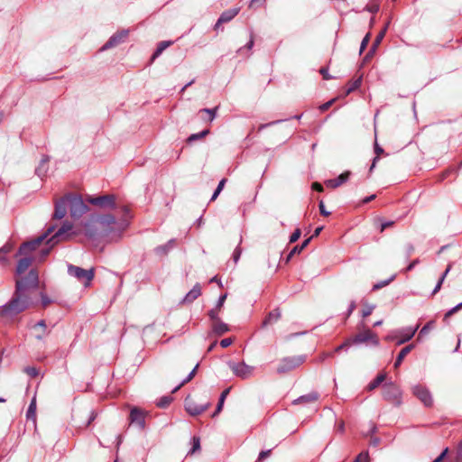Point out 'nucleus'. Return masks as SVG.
I'll return each mask as SVG.
<instances>
[{
	"label": "nucleus",
	"mask_w": 462,
	"mask_h": 462,
	"mask_svg": "<svg viewBox=\"0 0 462 462\" xmlns=\"http://www.w3.org/2000/svg\"><path fill=\"white\" fill-rule=\"evenodd\" d=\"M365 342H371L374 346L379 345L377 335L369 329L356 334L352 339V343L354 344H361Z\"/></svg>",
	"instance_id": "11"
},
{
	"label": "nucleus",
	"mask_w": 462,
	"mask_h": 462,
	"mask_svg": "<svg viewBox=\"0 0 462 462\" xmlns=\"http://www.w3.org/2000/svg\"><path fill=\"white\" fill-rule=\"evenodd\" d=\"M320 74L323 76V79L328 80L329 79H331L330 75L328 74V69L326 68H322L320 69Z\"/></svg>",
	"instance_id": "58"
},
{
	"label": "nucleus",
	"mask_w": 462,
	"mask_h": 462,
	"mask_svg": "<svg viewBox=\"0 0 462 462\" xmlns=\"http://www.w3.org/2000/svg\"><path fill=\"white\" fill-rule=\"evenodd\" d=\"M67 199L69 213L73 218H79L88 211V208L80 197H67Z\"/></svg>",
	"instance_id": "5"
},
{
	"label": "nucleus",
	"mask_w": 462,
	"mask_h": 462,
	"mask_svg": "<svg viewBox=\"0 0 462 462\" xmlns=\"http://www.w3.org/2000/svg\"><path fill=\"white\" fill-rule=\"evenodd\" d=\"M414 348V345L413 344H411V345H408L406 346H404L401 351L400 353L398 354L397 356V358L395 360V363H394V368H398L402 360L404 359V357Z\"/></svg>",
	"instance_id": "24"
},
{
	"label": "nucleus",
	"mask_w": 462,
	"mask_h": 462,
	"mask_svg": "<svg viewBox=\"0 0 462 462\" xmlns=\"http://www.w3.org/2000/svg\"><path fill=\"white\" fill-rule=\"evenodd\" d=\"M385 378H386L385 374H378L374 381L369 383V384L367 385V390L368 391L374 390L375 388H377L385 380Z\"/></svg>",
	"instance_id": "26"
},
{
	"label": "nucleus",
	"mask_w": 462,
	"mask_h": 462,
	"mask_svg": "<svg viewBox=\"0 0 462 462\" xmlns=\"http://www.w3.org/2000/svg\"><path fill=\"white\" fill-rule=\"evenodd\" d=\"M128 36V31L123 30L112 35L107 42L101 48L102 51L113 48L123 42Z\"/></svg>",
	"instance_id": "15"
},
{
	"label": "nucleus",
	"mask_w": 462,
	"mask_h": 462,
	"mask_svg": "<svg viewBox=\"0 0 462 462\" xmlns=\"http://www.w3.org/2000/svg\"><path fill=\"white\" fill-rule=\"evenodd\" d=\"M462 308V302H460L459 304H457V306H455L454 308H452L450 310H448L447 313H446V317H448L454 313H456L457 310H459L460 309Z\"/></svg>",
	"instance_id": "51"
},
{
	"label": "nucleus",
	"mask_w": 462,
	"mask_h": 462,
	"mask_svg": "<svg viewBox=\"0 0 462 462\" xmlns=\"http://www.w3.org/2000/svg\"><path fill=\"white\" fill-rule=\"evenodd\" d=\"M171 401V398L163 397L159 401L158 406L162 407V408L167 407L170 404Z\"/></svg>",
	"instance_id": "47"
},
{
	"label": "nucleus",
	"mask_w": 462,
	"mask_h": 462,
	"mask_svg": "<svg viewBox=\"0 0 462 462\" xmlns=\"http://www.w3.org/2000/svg\"><path fill=\"white\" fill-rule=\"evenodd\" d=\"M209 133L208 130H203L201 131L200 133H198V134H192L191 135L189 136L188 138V143H192L194 141H197V140H199V139H202L203 137H205L206 135H208Z\"/></svg>",
	"instance_id": "33"
},
{
	"label": "nucleus",
	"mask_w": 462,
	"mask_h": 462,
	"mask_svg": "<svg viewBox=\"0 0 462 462\" xmlns=\"http://www.w3.org/2000/svg\"><path fill=\"white\" fill-rule=\"evenodd\" d=\"M310 239H311V237L306 239L300 245H296L295 247H293V249L291 251V253L289 254V257H291L294 254L300 253L301 250H303L308 245Z\"/></svg>",
	"instance_id": "36"
},
{
	"label": "nucleus",
	"mask_w": 462,
	"mask_h": 462,
	"mask_svg": "<svg viewBox=\"0 0 462 462\" xmlns=\"http://www.w3.org/2000/svg\"><path fill=\"white\" fill-rule=\"evenodd\" d=\"M19 284H21L23 287L22 291L29 294L31 290L36 289L38 286L37 272L34 270H31L25 277L16 281V286H18Z\"/></svg>",
	"instance_id": "8"
},
{
	"label": "nucleus",
	"mask_w": 462,
	"mask_h": 462,
	"mask_svg": "<svg viewBox=\"0 0 462 462\" xmlns=\"http://www.w3.org/2000/svg\"><path fill=\"white\" fill-rule=\"evenodd\" d=\"M241 255V250L239 248H236L233 254V260L236 263L240 258Z\"/></svg>",
	"instance_id": "57"
},
{
	"label": "nucleus",
	"mask_w": 462,
	"mask_h": 462,
	"mask_svg": "<svg viewBox=\"0 0 462 462\" xmlns=\"http://www.w3.org/2000/svg\"><path fill=\"white\" fill-rule=\"evenodd\" d=\"M229 330L228 326L220 319L213 322L212 331L217 336H221Z\"/></svg>",
	"instance_id": "23"
},
{
	"label": "nucleus",
	"mask_w": 462,
	"mask_h": 462,
	"mask_svg": "<svg viewBox=\"0 0 462 462\" xmlns=\"http://www.w3.org/2000/svg\"><path fill=\"white\" fill-rule=\"evenodd\" d=\"M319 398L318 393H311L307 395L300 396L294 402L295 403H301V402H315Z\"/></svg>",
	"instance_id": "28"
},
{
	"label": "nucleus",
	"mask_w": 462,
	"mask_h": 462,
	"mask_svg": "<svg viewBox=\"0 0 462 462\" xmlns=\"http://www.w3.org/2000/svg\"><path fill=\"white\" fill-rule=\"evenodd\" d=\"M419 326L415 327H409V328H403L401 329L393 330L389 335L385 337V339L388 341L395 340L400 337V338L397 340V345L404 344L405 342H408L410 339L413 337L416 331L418 330Z\"/></svg>",
	"instance_id": "4"
},
{
	"label": "nucleus",
	"mask_w": 462,
	"mask_h": 462,
	"mask_svg": "<svg viewBox=\"0 0 462 462\" xmlns=\"http://www.w3.org/2000/svg\"><path fill=\"white\" fill-rule=\"evenodd\" d=\"M350 176V171L341 173L337 178L326 180L327 187L336 189L345 183Z\"/></svg>",
	"instance_id": "20"
},
{
	"label": "nucleus",
	"mask_w": 462,
	"mask_h": 462,
	"mask_svg": "<svg viewBox=\"0 0 462 462\" xmlns=\"http://www.w3.org/2000/svg\"><path fill=\"white\" fill-rule=\"evenodd\" d=\"M312 189H315V190H317V191H319V192H321V191L323 190V187H322V185H321V184H319V182H314V183L312 184Z\"/></svg>",
	"instance_id": "64"
},
{
	"label": "nucleus",
	"mask_w": 462,
	"mask_h": 462,
	"mask_svg": "<svg viewBox=\"0 0 462 462\" xmlns=\"http://www.w3.org/2000/svg\"><path fill=\"white\" fill-rule=\"evenodd\" d=\"M447 452H448V448L443 450L442 453L437 458H435L432 462H441L442 459L444 458V457L446 456Z\"/></svg>",
	"instance_id": "61"
},
{
	"label": "nucleus",
	"mask_w": 462,
	"mask_h": 462,
	"mask_svg": "<svg viewBox=\"0 0 462 462\" xmlns=\"http://www.w3.org/2000/svg\"><path fill=\"white\" fill-rule=\"evenodd\" d=\"M200 449V439L199 437H193L192 438V448L189 451V455H192L195 452L199 451Z\"/></svg>",
	"instance_id": "34"
},
{
	"label": "nucleus",
	"mask_w": 462,
	"mask_h": 462,
	"mask_svg": "<svg viewBox=\"0 0 462 462\" xmlns=\"http://www.w3.org/2000/svg\"><path fill=\"white\" fill-rule=\"evenodd\" d=\"M68 273L70 276L78 279L79 282L85 285H88L94 278V270H86L72 264L68 265Z\"/></svg>",
	"instance_id": "6"
},
{
	"label": "nucleus",
	"mask_w": 462,
	"mask_h": 462,
	"mask_svg": "<svg viewBox=\"0 0 462 462\" xmlns=\"http://www.w3.org/2000/svg\"><path fill=\"white\" fill-rule=\"evenodd\" d=\"M361 82H362V79L361 78H358L355 81L351 82L350 86L348 87V88L346 91V94L348 95L352 91H354L356 88H358L360 87V85H361Z\"/></svg>",
	"instance_id": "38"
},
{
	"label": "nucleus",
	"mask_w": 462,
	"mask_h": 462,
	"mask_svg": "<svg viewBox=\"0 0 462 462\" xmlns=\"http://www.w3.org/2000/svg\"><path fill=\"white\" fill-rule=\"evenodd\" d=\"M88 201L93 205L99 206L101 208H114L115 207V197L112 195H105L97 198H89Z\"/></svg>",
	"instance_id": "14"
},
{
	"label": "nucleus",
	"mask_w": 462,
	"mask_h": 462,
	"mask_svg": "<svg viewBox=\"0 0 462 462\" xmlns=\"http://www.w3.org/2000/svg\"><path fill=\"white\" fill-rule=\"evenodd\" d=\"M432 327V322L427 323L420 331V335H426Z\"/></svg>",
	"instance_id": "54"
},
{
	"label": "nucleus",
	"mask_w": 462,
	"mask_h": 462,
	"mask_svg": "<svg viewBox=\"0 0 462 462\" xmlns=\"http://www.w3.org/2000/svg\"><path fill=\"white\" fill-rule=\"evenodd\" d=\"M226 294H223L219 297L217 302V309L221 310L222 306L224 305V302L226 299Z\"/></svg>",
	"instance_id": "53"
},
{
	"label": "nucleus",
	"mask_w": 462,
	"mask_h": 462,
	"mask_svg": "<svg viewBox=\"0 0 462 462\" xmlns=\"http://www.w3.org/2000/svg\"><path fill=\"white\" fill-rule=\"evenodd\" d=\"M450 269H451V265L449 264L448 266V268L446 269V271L444 272V273L442 274V276L440 277V279L439 280L438 283L436 284V286L433 290V293H436L440 290L443 281L446 278V276L448 275V273H449Z\"/></svg>",
	"instance_id": "35"
},
{
	"label": "nucleus",
	"mask_w": 462,
	"mask_h": 462,
	"mask_svg": "<svg viewBox=\"0 0 462 462\" xmlns=\"http://www.w3.org/2000/svg\"><path fill=\"white\" fill-rule=\"evenodd\" d=\"M240 9L238 7H236L223 12L220 17L218 18L216 26H217L219 23H227L231 21L234 17L237 15Z\"/></svg>",
	"instance_id": "21"
},
{
	"label": "nucleus",
	"mask_w": 462,
	"mask_h": 462,
	"mask_svg": "<svg viewBox=\"0 0 462 462\" xmlns=\"http://www.w3.org/2000/svg\"><path fill=\"white\" fill-rule=\"evenodd\" d=\"M68 207L69 206L67 197L61 199L60 201L56 203L53 217L57 219L63 218L67 213Z\"/></svg>",
	"instance_id": "19"
},
{
	"label": "nucleus",
	"mask_w": 462,
	"mask_h": 462,
	"mask_svg": "<svg viewBox=\"0 0 462 462\" xmlns=\"http://www.w3.org/2000/svg\"><path fill=\"white\" fill-rule=\"evenodd\" d=\"M57 243V241H52L49 243V239L47 240L45 245L40 250L39 257H36V260L42 262L45 259V257L50 254L53 245Z\"/></svg>",
	"instance_id": "25"
},
{
	"label": "nucleus",
	"mask_w": 462,
	"mask_h": 462,
	"mask_svg": "<svg viewBox=\"0 0 462 462\" xmlns=\"http://www.w3.org/2000/svg\"><path fill=\"white\" fill-rule=\"evenodd\" d=\"M369 40H370V34L367 33L365 38L363 39L362 42H361V45H360V52H362L363 51H365V49L366 48L368 42H369Z\"/></svg>",
	"instance_id": "48"
},
{
	"label": "nucleus",
	"mask_w": 462,
	"mask_h": 462,
	"mask_svg": "<svg viewBox=\"0 0 462 462\" xmlns=\"http://www.w3.org/2000/svg\"><path fill=\"white\" fill-rule=\"evenodd\" d=\"M374 308H375V306H374V305L365 303V308H364V310H363V311H362V316H363L364 318L368 317L369 315H371V314H372V312H373V310H374Z\"/></svg>",
	"instance_id": "40"
},
{
	"label": "nucleus",
	"mask_w": 462,
	"mask_h": 462,
	"mask_svg": "<svg viewBox=\"0 0 462 462\" xmlns=\"http://www.w3.org/2000/svg\"><path fill=\"white\" fill-rule=\"evenodd\" d=\"M36 411V400L33 398L29 405L28 411H27V417L34 415Z\"/></svg>",
	"instance_id": "43"
},
{
	"label": "nucleus",
	"mask_w": 462,
	"mask_h": 462,
	"mask_svg": "<svg viewBox=\"0 0 462 462\" xmlns=\"http://www.w3.org/2000/svg\"><path fill=\"white\" fill-rule=\"evenodd\" d=\"M367 11L371 12V13H377L379 11V5H368L366 7Z\"/></svg>",
	"instance_id": "59"
},
{
	"label": "nucleus",
	"mask_w": 462,
	"mask_h": 462,
	"mask_svg": "<svg viewBox=\"0 0 462 462\" xmlns=\"http://www.w3.org/2000/svg\"><path fill=\"white\" fill-rule=\"evenodd\" d=\"M174 240L169 241L167 245H160L155 248V252L157 254H165L168 251L173 247Z\"/></svg>",
	"instance_id": "29"
},
{
	"label": "nucleus",
	"mask_w": 462,
	"mask_h": 462,
	"mask_svg": "<svg viewBox=\"0 0 462 462\" xmlns=\"http://www.w3.org/2000/svg\"><path fill=\"white\" fill-rule=\"evenodd\" d=\"M413 394L420 400L425 406H430L432 404V397L427 388L421 385H416L412 389Z\"/></svg>",
	"instance_id": "13"
},
{
	"label": "nucleus",
	"mask_w": 462,
	"mask_h": 462,
	"mask_svg": "<svg viewBox=\"0 0 462 462\" xmlns=\"http://www.w3.org/2000/svg\"><path fill=\"white\" fill-rule=\"evenodd\" d=\"M229 367L236 376L242 379H247L254 374V367L246 365L245 362L229 363Z\"/></svg>",
	"instance_id": "9"
},
{
	"label": "nucleus",
	"mask_w": 462,
	"mask_h": 462,
	"mask_svg": "<svg viewBox=\"0 0 462 462\" xmlns=\"http://www.w3.org/2000/svg\"><path fill=\"white\" fill-rule=\"evenodd\" d=\"M374 152H375V153H376V157H375V158L374 159V161H373V163H372V166H371V168H370V171H372V170L374 169V167L375 166L376 162L378 161V157H379V155H380L381 153H383V148H381V147L377 144V143H375V144H374Z\"/></svg>",
	"instance_id": "41"
},
{
	"label": "nucleus",
	"mask_w": 462,
	"mask_h": 462,
	"mask_svg": "<svg viewBox=\"0 0 462 462\" xmlns=\"http://www.w3.org/2000/svg\"><path fill=\"white\" fill-rule=\"evenodd\" d=\"M386 30H387V25L376 36V38L373 43L372 49L369 52H374L375 51V49L377 48V46L380 44L381 41L384 37Z\"/></svg>",
	"instance_id": "32"
},
{
	"label": "nucleus",
	"mask_w": 462,
	"mask_h": 462,
	"mask_svg": "<svg viewBox=\"0 0 462 462\" xmlns=\"http://www.w3.org/2000/svg\"><path fill=\"white\" fill-rule=\"evenodd\" d=\"M351 343H352V340H346V341H345L343 344H341L340 346H338L337 347H336L335 352H339V351H341L342 349L346 348L347 346H349V345H350Z\"/></svg>",
	"instance_id": "55"
},
{
	"label": "nucleus",
	"mask_w": 462,
	"mask_h": 462,
	"mask_svg": "<svg viewBox=\"0 0 462 462\" xmlns=\"http://www.w3.org/2000/svg\"><path fill=\"white\" fill-rule=\"evenodd\" d=\"M54 227L51 226L45 233L39 236L37 238L32 239L29 242L23 243L20 248L18 254L24 257L20 259L16 267V273L18 275L23 274L32 264L33 260H36V256L32 257L31 254L36 251L40 245L47 239L50 234L53 232Z\"/></svg>",
	"instance_id": "2"
},
{
	"label": "nucleus",
	"mask_w": 462,
	"mask_h": 462,
	"mask_svg": "<svg viewBox=\"0 0 462 462\" xmlns=\"http://www.w3.org/2000/svg\"><path fill=\"white\" fill-rule=\"evenodd\" d=\"M24 372H25L28 375L32 376V377H35V376H37V375H38V374H39V373H38V370H37L35 367H33V366H28V367H26V368L24 369Z\"/></svg>",
	"instance_id": "45"
},
{
	"label": "nucleus",
	"mask_w": 462,
	"mask_h": 462,
	"mask_svg": "<svg viewBox=\"0 0 462 462\" xmlns=\"http://www.w3.org/2000/svg\"><path fill=\"white\" fill-rule=\"evenodd\" d=\"M219 311H220V310L217 309V307L208 311V316H209L210 319L213 320V322L219 319V318H218Z\"/></svg>",
	"instance_id": "44"
},
{
	"label": "nucleus",
	"mask_w": 462,
	"mask_h": 462,
	"mask_svg": "<svg viewBox=\"0 0 462 462\" xmlns=\"http://www.w3.org/2000/svg\"><path fill=\"white\" fill-rule=\"evenodd\" d=\"M46 163V160H42V162H41V165L36 169V173L39 175V176H42L45 174V169H43L44 165Z\"/></svg>",
	"instance_id": "49"
},
{
	"label": "nucleus",
	"mask_w": 462,
	"mask_h": 462,
	"mask_svg": "<svg viewBox=\"0 0 462 462\" xmlns=\"http://www.w3.org/2000/svg\"><path fill=\"white\" fill-rule=\"evenodd\" d=\"M72 229V224L69 222H65L63 225L59 228V230L49 239V243L52 241H57V243L60 240L67 239L69 235L67 233Z\"/></svg>",
	"instance_id": "17"
},
{
	"label": "nucleus",
	"mask_w": 462,
	"mask_h": 462,
	"mask_svg": "<svg viewBox=\"0 0 462 462\" xmlns=\"http://www.w3.org/2000/svg\"><path fill=\"white\" fill-rule=\"evenodd\" d=\"M32 329L35 332V338L38 340H42L50 333L44 320H40L34 324Z\"/></svg>",
	"instance_id": "18"
},
{
	"label": "nucleus",
	"mask_w": 462,
	"mask_h": 462,
	"mask_svg": "<svg viewBox=\"0 0 462 462\" xmlns=\"http://www.w3.org/2000/svg\"><path fill=\"white\" fill-rule=\"evenodd\" d=\"M383 398L391 402H399L401 391L393 383H386L383 386Z\"/></svg>",
	"instance_id": "12"
},
{
	"label": "nucleus",
	"mask_w": 462,
	"mask_h": 462,
	"mask_svg": "<svg viewBox=\"0 0 462 462\" xmlns=\"http://www.w3.org/2000/svg\"><path fill=\"white\" fill-rule=\"evenodd\" d=\"M22 285L15 288L12 300L1 307L0 314L5 317L12 318L26 310L31 304L29 294L22 291Z\"/></svg>",
	"instance_id": "3"
},
{
	"label": "nucleus",
	"mask_w": 462,
	"mask_h": 462,
	"mask_svg": "<svg viewBox=\"0 0 462 462\" xmlns=\"http://www.w3.org/2000/svg\"><path fill=\"white\" fill-rule=\"evenodd\" d=\"M395 278L394 275H393L390 279L386 280V281H383V282H378V283H375L374 286H373V290L374 291H376V290H379L386 285H388L392 281H393Z\"/></svg>",
	"instance_id": "42"
},
{
	"label": "nucleus",
	"mask_w": 462,
	"mask_h": 462,
	"mask_svg": "<svg viewBox=\"0 0 462 462\" xmlns=\"http://www.w3.org/2000/svg\"><path fill=\"white\" fill-rule=\"evenodd\" d=\"M300 234H301L300 229L297 228V229H296V230L291 234V237H290V243H294V242H296V241L300 238Z\"/></svg>",
	"instance_id": "46"
},
{
	"label": "nucleus",
	"mask_w": 462,
	"mask_h": 462,
	"mask_svg": "<svg viewBox=\"0 0 462 462\" xmlns=\"http://www.w3.org/2000/svg\"><path fill=\"white\" fill-rule=\"evenodd\" d=\"M333 102H334V99H332V100H330V101H328V102H327V103H325V104L321 105V106H319V109H320L321 111H325V110L328 109V108L330 107V106L332 105V103H333Z\"/></svg>",
	"instance_id": "60"
},
{
	"label": "nucleus",
	"mask_w": 462,
	"mask_h": 462,
	"mask_svg": "<svg viewBox=\"0 0 462 462\" xmlns=\"http://www.w3.org/2000/svg\"><path fill=\"white\" fill-rule=\"evenodd\" d=\"M86 228L85 235L93 239L97 236H109L114 231L120 234L126 228L127 224L125 222H117L114 216L104 215L99 217H92L84 224Z\"/></svg>",
	"instance_id": "1"
},
{
	"label": "nucleus",
	"mask_w": 462,
	"mask_h": 462,
	"mask_svg": "<svg viewBox=\"0 0 462 462\" xmlns=\"http://www.w3.org/2000/svg\"><path fill=\"white\" fill-rule=\"evenodd\" d=\"M356 309V302L355 301H352L348 307V310H347V314L346 316L349 317L353 311L355 310Z\"/></svg>",
	"instance_id": "62"
},
{
	"label": "nucleus",
	"mask_w": 462,
	"mask_h": 462,
	"mask_svg": "<svg viewBox=\"0 0 462 462\" xmlns=\"http://www.w3.org/2000/svg\"><path fill=\"white\" fill-rule=\"evenodd\" d=\"M217 107H215L213 109H210V108H203L201 110H199V113H206L208 115V120L210 122H212L215 117H216V111H217Z\"/></svg>",
	"instance_id": "39"
},
{
	"label": "nucleus",
	"mask_w": 462,
	"mask_h": 462,
	"mask_svg": "<svg viewBox=\"0 0 462 462\" xmlns=\"http://www.w3.org/2000/svg\"><path fill=\"white\" fill-rule=\"evenodd\" d=\"M319 211H320L321 215L327 217L330 214V212H328L325 209V205H324L323 201L319 202Z\"/></svg>",
	"instance_id": "56"
},
{
	"label": "nucleus",
	"mask_w": 462,
	"mask_h": 462,
	"mask_svg": "<svg viewBox=\"0 0 462 462\" xmlns=\"http://www.w3.org/2000/svg\"><path fill=\"white\" fill-rule=\"evenodd\" d=\"M172 44V42L171 41H164V42H161L153 54V59L156 58L157 56L161 55L162 52L166 49L168 48L170 45Z\"/></svg>",
	"instance_id": "30"
},
{
	"label": "nucleus",
	"mask_w": 462,
	"mask_h": 462,
	"mask_svg": "<svg viewBox=\"0 0 462 462\" xmlns=\"http://www.w3.org/2000/svg\"><path fill=\"white\" fill-rule=\"evenodd\" d=\"M228 393H229V389H226L221 393L216 411L212 415L213 417H215L217 413H219L221 411L225 399H226V395L228 394Z\"/></svg>",
	"instance_id": "31"
},
{
	"label": "nucleus",
	"mask_w": 462,
	"mask_h": 462,
	"mask_svg": "<svg viewBox=\"0 0 462 462\" xmlns=\"http://www.w3.org/2000/svg\"><path fill=\"white\" fill-rule=\"evenodd\" d=\"M305 361L304 356H290L282 359L277 366V373L285 374L299 367Z\"/></svg>",
	"instance_id": "7"
},
{
	"label": "nucleus",
	"mask_w": 462,
	"mask_h": 462,
	"mask_svg": "<svg viewBox=\"0 0 462 462\" xmlns=\"http://www.w3.org/2000/svg\"><path fill=\"white\" fill-rule=\"evenodd\" d=\"M198 365L193 368V370L189 374V375L173 390V392L178 391L182 385L189 382L194 377Z\"/></svg>",
	"instance_id": "37"
},
{
	"label": "nucleus",
	"mask_w": 462,
	"mask_h": 462,
	"mask_svg": "<svg viewBox=\"0 0 462 462\" xmlns=\"http://www.w3.org/2000/svg\"><path fill=\"white\" fill-rule=\"evenodd\" d=\"M201 294V288L199 284H196L184 297L183 301L190 303L195 300Z\"/></svg>",
	"instance_id": "22"
},
{
	"label": "nucleus",
	"mask_w": 462,
	"mask_h": 462,
	"mask_svg": "<svg viewBox=\"0 0 462 462\" xmlns=\"http://www.w3.org/2000/svg\"><path fill=\"white\" fill-rule=\"evenodd\" d=\"M281 318V311L279 310H274L271 311L268 317L263 321V324H271L276 322Z\"/></svg>",
	"instance_id": "27"
},
{
	"label": "nucleus",
	"mask_w": 462,
	"mask_h": 462,
	"mask_svg": "<svg viewBox=\"0 0 462 462\" xmlns=\"http://www.w3.org/2000/svg\"><path fill=\"white\" fill-rule=\"evenodd\" d=\"M355 462H368V454L361 453L356 459Z\"/></svg>",
	"instance_id": "50"
},
{
	"label": "nucleus",
	"mask_w": 462,
	"mask_h": 462,
	"mask_svg": "<svg viewBox=\"0 0 462 462\" xmlns=\"http://www.w3.org/2000/svg\"><path fill=\"white\" fill-rule=\"evenodd\" d=\"M233 343L232 338L226 337L220 341V346L224 348L229 346Z\"/></svg>",
	"instance_id": "52"
},
{
	"label": "nucleus",
	"mask_w": 462,
	"mask_h": 462,
	"mask_svg": "<svg viewBox=\"0 0 462 462\" xmlns=\"http://www.w3.org/2000/svg\"><path fill=\"white\" fill-rule=\"evenodd\" d=\"M12 250V246L9 245H4L1 249H0V253L5 254L7 253H9L10 251Z\"/></svg>",
	"instance_id": "63"
},
{
	"label": "nucleus",
	"mask_w": 462,
	"mask_h": 462,
	"mask_svg": "<svg viewBox=\"0 0 462 462\" xmlns=\"http://www.w3.org/2000/svg\"><path fill=\"white\" fill-rule=\"evenodd\" d=\"M130 422L137 425L141 430H143L145 427L144 412L138 408H133L130 412Z\"/></svg>",
	"instance_id": "16"
},
{
	"label": "nucleus",
	"mask_w": 462,
	"mask_h": 462,
	"mask_svg": "<svg viewBox=\"0 0 462 462\" xmlns=\"http://www.w3.org/2000/svg\"><path fill=\"white\" fill-rule=\"evenodd\" d=\"M210 406L209 402L198 403L194 399L188 397L185 400V409L188 413L196 416L204 412Z\"/></svg>",
	"instance_id": "10"
}]
</instances>
